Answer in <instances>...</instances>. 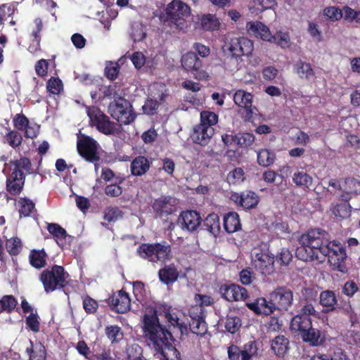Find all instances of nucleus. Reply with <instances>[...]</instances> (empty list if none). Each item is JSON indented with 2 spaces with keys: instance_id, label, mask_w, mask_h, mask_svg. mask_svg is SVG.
Instances as JSON below:
<instances>
[{
  "instance_id": "3c124183",
  "label": "nucleus",
  "mask_w": 360,
  "mask_h": 360,
  "mask_svg": "<svg viewBox=\"0 0 360 360\" xmlns=\"http://www.w3.org/2000/svg\"><path fill=\"white\" fill-rule=\"evenodd\" d=\"M241 326V321L236 316H227L225 321V328L230 333H236Z\"/></svg>"
},
{
  "instance_id": "c85d7f7f",
  "label": "nucleus",
  "mask_w": 360,
  "mask_h": 360,
  "mask_svg": "<svg viewBox=\"0 0 360 360\" xmlns=\"http://www.w3.org/2000/svg\"><path fill=\"white\" fill-rule=\"evenodd\" d=\"M234 103L239 107L246 109L249 112H252V95L242 89L237 90L233 96Z\"/></svg>"
},
{
  "instance_id": "7ed1b4c3",
  "label": "nucleus",
  "mask_w": 360,
  "mask_h": 360,
  "mask_svg": "<svg viewBox=\"0 0 360 360\" xmlns=\"http://www.w3.org/2000/svg\"><path fill=\"white\" fill-rule=\"evenodd\" d=\"M30 167V161L26 158L5 165L3 172L8 176L6 188L11 194L20 193L25 182L24 172H29Z\"/></svg>"
},
{
  "instance_id": "9d476101",
  "label": "nucleus",
  "mask_w": 360,
  "mask_h": 360,
  "mask_svg": "<svg viewBox=\"0 0 360 360\" xmlns=\"http://www.w3.org/2000/svg\"><path fill=\"white\" fill-rule=\"evenodd\" d=\"M182 68L191 72L195 79L198 80H207L209 74L201 69L202 61L194 52H188L182 56L181 59Z\"/></svg>"
},
{
  "instance_id": "6ab92c4d",
  "label": "nucleus",
  "mask_w": 360,
  "mask_h": 360,
  "mask_svg": "<svg viewBox=\"0 0 360 360\" xmlns=\"http://www.w3.org/2000/svg\"><path fill=\"white\" fill-rule=\"evenodd\" d=\"M247 307L258 315L268 316L273 314L276 309L273 302L264 297H258L253 302H247Z\"/></svg>"
},
{
  "instance_id": "dca6fc26",
  "label": "nucleus",
  "mask_w": 360,
  "mask_h": 360,
  "mask_svg": "<svg viewBox=\"0 0 360 360\" xmlns=\"http://www.w3.org/2000/svg\"><path fill=\"white\" fill-rule=\"evenodd\" d=\"M219 293L222 298L229 302L243 301L248 297L246 289L234 283L222 285Z\"/></svg>"
},
{
  "instance_id": "49530a36",
  "label": "nucleus",
  "mask_w": 360,
  "mask_h": 360,
  "mask_svg": "<svg viewBox=\"0 0 360 360\" xmlns=\"http://www.w3.org/2000/svg\"><path fill=\"white\" fill-rule=\"evenodd\" d=\"M17 300L12 295H4L0 300V313L3 311L11 312L16 307Z\"/></svg>"
},
{
  "instance_id": "412c9836",
  "label": "nucleus",
  "mask_w": 360,
  "mask_h": 360,
  "mask_svg": "<svg viewBox=\"0 0 360 360\" xmlns=\"http://www.w3.org/2000/svg\"><path fill=\"white\" fill-rule=\"evenodd\" d=\"M214 133L213 127L198 124L194 127L191 138L194 143L205 146L209 143Z\"/></svg>"
},
{
  "instance_id": "f3484780",
  "label": "nucleus",
  "mask_w": 360,
  "mask_h": 360,
  "mask_svg": "<svg viewBox=\"0 0 360 360\" xmlns=\"http://www.w3.org/2000/svg\"><path fill=\"white\" fill-rule=\"evenodd\" d=\"M177 222L182 229L194 231L200 225L202 219L198 212L186 210L180 214Z\"/></svg>"
},
{
  "instance_id": "5701e85b",
  "label": "nucleus",
  "mask_w": 360,
  "mask_h": 360,
  "mask_svg": "<svg viewBox=\"0 0 360 360\" xmlns=\"http://www.w3.org/2000/svg\"><path fill=\"white\" fill-rule=\"evenodd\" d=\"M110 304L118 313H125L130 309L131 300L129 295L120 290L110 298Z\"/></svg>"
},
{
  "instance_id": "f8f14e48",
  "label": "nucleus",
  "mask_w": 360,
  "mask_h": 360,
  "mask_svg": "<svg viewBox=\"0 0 360 360\" xmlns=\"http://www.w3.org/2000/svg\"><path fill=\"white\" fill-rule=\"evenodd\" d=\"M98 143L92 138L82 136L77 141V150L82 157L90 162L99 159Z\"/></svg>"
},
{
  "instance_id": "2f4dec72",
  "label": "nucleus",
  "mask_w": 360,
  "mask_h": 360,
  "mask_svg": "<svg viewBox=\"0 0 360 360\" xmlns=\"http://www.w3.org/2000/svg\"><path fill=\"white\" fill-rule=\"evenodd\" d=\"M30 347H27L26 352L30 360H45L46 356L44 346L39 342L34 343L30 341Z\"/></svg>"
},
{
  "instance_id": "79ce46f5",
  "label": "nucleus",
  "mask_w": 360,
  "mask_h": 360,
  "mask_svg": "<svg viewBox=\"0 0 360 360\" xmlns=\"http://www.w3.org/2000/svg\"><path fill=\"white\" fill-rule=\"evenodd\" d=\"M46 256L44 250H33L30 255V264L35 268H41L46 264Z\"/></svg>"
},
{
  "instance_id": "f257e3e1",
  "label": "nucleus",
  "mask_w": 360,
  "mask_h": 360,
  "mask_svg": "<svg viewBox=\"0 0 360 360\" xmlns=\"http://www.w3.org/2000/svg\"><path fill=\"white\" fill-rule=\"evenodd\" d=\"M143 332L148 346L160 360H181L179 351L170 343L171 333L160 324L155 312L143 316Z\"/></svg>"
},
{
  "instance_id": "f704fd0d",
  "label": "nucleus",
  "mask_w": 360,
  "mask_h": 360,
  "mask_svg": "<svg viewBox=\"0 0 360 360\" xmlns=\"http://www.w3.org/2000/svg\"><path fill=\"white\" fill-rule=\"evenodd\" d=\"M181 313L174 309L169 308L165 312V316L167 321L173 326L178 327L181 333L186 329V324L181 320Z\"/></svg>"
},
{
  "instance_id": "c9c22d12",
  "label": "nucleus",
  "mask_w": 360,
  "mask_h": 360,
  "mask_svg": "<svg viewBox=\"0 0 360 360\" xmlns=\"http://www.w3.org/2000/svg\"><path fill=\"white\" fill-rule=\"evenodd\" d=\"M203 225L205 229L215 237L220 232L219 218L217 214L212 213L207 215L204 220Z\"/></svg>"
},
{
  "instance_id": "680f3d73",
  "label": "nucleus",
  "mask_w": 360,
  "mask_h": 360,
  "mask_svg": "<svg viewBox=\"0 0 360 360\" xmlns=\"http://www.w3.org/2000/svg\"><path fill=\"white\" fill-rule=\"evenodd\" d=\"M323 15L330 20H340L342 16V11L335 6H328L323 10Z\"/></svg>"
},
{
  "instance_id": "bf43d9fd",
  "label": "nucleus",
  "mask_w": 360,
  "mask_h": 360,
  "mask_svg": "<svg viewBox=\"0 0 360 360\" xmlns=\"http://www.w3.org/2000/svg\"><path fill=\"white\" fill-rule=\"evenodd\" d=\"M122 212L117 207H109L105 209L104 218L109 222H112L122 218Z\"/></svg>"
},
{
  "instance_id": "f03ea898",
  "label": "nucleus",
  "mask_w": 360,
  "mask_h": 360,
  "mask_svg": "<svg viewBox=\"0 0 360 360\" xmlns=\"http://www.w3.org/2000/svg\"><path fill=\"white\" fill-rule=\"evenodd\" d=\"M300 247L296 251L297 257L302 261L324 262L329 255L330 240L328 233L321 229H311L299 238Z\"/></svg>"
},
{
  "instance_id": "c03bdc74",
  "label": "nucleus",
  "mask_w": 360,
  "mask_h": 360,
  "mask_svg": "<svg viewBox=\"0 0 360 360\" xmlns=\"http://www.w3.org/2000/svg\"><path fill=\"white\" fill-rule=\"evenodd\" d=\"M245 176L242 168H235L230 171L227 175V181L229 184L239 185L244 181Z\"/></svg>"
},
{
  "instance_id": "20e7f679",
  "label": "nucleus",
  "mask_w": 360,
  "mask_h": 360,
  "mask_svg": "<svg viewBox=\"0 0 360 360\" xmlns=\"http://www.w3.org/2000/svg\"><path fill=\"white\" fill-rule=\"evenodd\" d=\"M224 48L231 53L229 59L233 63V66L226 67L231 71L238 69V61L243 56H250L254 50V44L252 40L244 37H233L226 44Z\"/></svg>"
},
{
  "instance_id": "603ef678",
  "label": "nucleus",
  "mask_w": 360,
  "mask_h": 360,
  "mask_svg": "<svg viewBox=\"0 0 360 360\" xmlns=\"http://www.w3.org/2000/svg\"><path fill=\"white\" fill-rule=\"evenodd\" d=\"M350 206L347 203L338 204L332 208L333 214L340 219H346L350 216Z\"/></svg>"
},
{
  "instance_id": "4d7b16f0",
  "label": "nucleus",
  "mask_w": 360,
  "mask_h": 360,
  "mask_svg": "<svg viewBox=\"0 0 360 360\" xmlns=\"http://www.w3.org/2000/svg\"><path fill=\"white\" fill-rule=\"evenodd\" d=\"M127 354L129 360H141L142 349L138 344H131L127 348Z\"/></svg>"
},
{
  "instance_id": "6e6552de",
  "label": "nucleus",
  "mask_w": 360,
  "mask_h": 360,
  "mask_svg": "<svg viewBox=\"0 0 360 360\" xmlns=\"http://www.w3.org/2000/svg\"><path fill=\"white\" fill-rule=\"evenodd\" d=\"M87 115L93 126L101 133L105 135H112L119 131V126L103 113L96 107L87 108Z\"/></svg>"
},
{
  "instance_id": "2eb2a0df",
  "label": "nucleus",
  "mask_w": 360,
  "mask_h": 360,
  "mask_svg": "<svg viewBox=\"0 0 360 360\" xmlns=\"http://www.w3.org/2000/svg\"><path fill=\"white\" fill-rule=\"evenodd\" d=\"M275 309L286 311L292 304L293 296L291 290L285 288H278L269 294Z\"/></svg>"
},
{
  "instance_id": "bb28decb",
  "label": "nucleus",
  "mask_w": 360,
  "mask_h": 360,
  "mask_svg": "<svg viewBox=\"0 0 360 360\" xmlns=\"http://www.w3.org/2000/svg\"><path fill=\"white\" fill-rule=\"evenodd\" d=\"M319 303L323 307V311L328 313L335 309L337 298L335 292L331 290H324L320 293Z\"/></svg>"
},
{
  "instance_id": "338daca9",
  "label": "nucleus",
  "mask_w": 360,
  "mask_h": 360,
  "mask_svg": "<svg viewBox=\"0 0 360 360\" xmlns=\"http://www.w3.org/2000/svg\"><path fill=\"white\" fill-rule=\"evenodd\" d=\"M22 136L17 131H11L6 136L7 143L13 148L18 146L22 142Z\"/></svg>"
},
{
  "instance_id": "de8ad7c7",
  "label": "nucleus",
  "mask_w": 360,
  "mask_h": 360,
  "mask_svg": "<svg viewBox=\"0 0 360 360\" xmlns=\"http://www.w3.org/2000/svg\"><path fill=\"white\" fill-rule=\"evenodd\" d=\"M297 72L301 78L309 79L314 72L309 63L300 61L296 64Z\"/></svg>"
},
{
  "instance_id": "052dcab7",
  "label": "nucleus",
  "mask_w": 360,
  "mask_h": 360,
  "mask_svg": "<svg viewBox=\"0 0 360 360\" xmlns=\"http://www.w3.org/2000/svg\"><path fill=\"white\" fill-rule=\"evenodd\" d=\"M189 325L191 331L198 335H204L207 331L206 323L204 319L201 320H191Z\"/></svg>"
},
{
  "instance_id": "473e14b6",
  "label": "nucleus",
  "mask_w": 360,
  "mask_h": 360,
  "mask_svg": "<svg viewBox=\"0 0 360 360\" xmlns=\"http://www.w3.org/2000/svg\"><path fill=\"white\" fill-rule=\"evenodd\" d=\"M277 6L276 0H252L249 8L251 13L258 14L266 9H273Z\"/></svg>"
},
{
  "instance_id": "864d4df0",
  "label": "nucleus",
  "mask_w": 360,
  "mask_h": 360,
  "mask_svg": "<svg viewBox=\"0 0 360 360\" xmlns=\"http://www.w3.org/2000/svg\"><path fill=\"white\" fill-rule=\"evenodd\" d=\"M22 243L20 238L13 237L6 241V248L7 251L13 255H18L22 250Z\"/></svg>"
},
{
  "instance_id": "e433bc0d",
  "label": "nucleus",
  "mask_w": 360,
  "mask_h": 360,
  "mask_svg": "<svg viewBox=\"0 0 360 360\" xmlns=\"http://www.w3.org/2000/svg\"><path fill=\"white\" fill-rule=\"evenodd\" d=\"M289 341L283 335L276 337L271 342V349L277 356H283L288 349Z\"/></svg>"
},
{
  "instance_id": "b1692460",
  "label": "nucleus",
  "mask_w": 360,
  "mask_h": 360,
  "mask_svg": "<svg viewBox=\"0 0 360 360\" xmlns=\"http://www.w3.org/2000/svg\"><path fill=\"white\" fill-rule=\"evenodd\" d=\"M341 191L343 193L340 198L348 201L354 195L360 193V181L354 178H347L342 184Z\"/></svg>"
},
{
  "instance_id": "4be33fe9",
  "label": "nucleus",
  "mask_w": 360,
  "mask_h": 360,
  "mask_svg": "<svg viewBox=\"0 0 360 360\" xmlns=\"http://www.w3.org/2000/svg\"><path fill=\"white\" fill-rule=\"evenodd\" d=\"M176 200L172 197H161L156 199L153 208L155 212L159 213L161 216L169 215L175 211Z\"/></svg>"
},
{
  "instance_id": "0e129e2a",
  "label": "nucleus",
  "mask_w": 360,
  "mask_h": 360,
  "mask_svg": "<svg viewBox=\"0 0 360 360\" xmlns=\"http://www.w3.org/2000/svg\"><path fill=\"white\" fill-rule=\"evenodd\" d=\"M131 34L135 41L142 40L146 37V32L143 25L139 23L133 25Z\"/></svg>"
},
{
  "instance_id": "58836bf2",
  "label": "nucleus",
  "mask_w": 360,
  "mask_h": 360,
  "mask_svg": "<svg viewBox=\"0 0 360 360\" xmlns=\"http://www.w3.org/2000/svg\"><path fill=\"white\" fill-rule=\"evenodd\" d=\"M47 229L50 234L56 239L59 245H63V240L67 236L65 230L58 224H48Z\"/></svg>"
},
{
  "instance_id": "7c9ffc66",
  "label": "nucleus",
  "mask_w": 360,
  "mask_h": 360,
  "mask_svg": "<svg viewBox=\"0 0 360 360\" xmlns=\"http://www.w3.org/2000/svg\"><path fill=\"white\" fill-rule=\"evenodd\" d=\"M311 321L309 317L302 316L300 315L295 316L290 323V328L295 332H300L301 335L307 329L311 328Z\"/></svg>"
},
{
  "instance_id": "ddd939ff",
  "label": "nucleus",
  "mask_w": 360,
  "mask_h": 360,
  "mask_svg": "<svg viewBox=\"0 0 360 360\" xmlns=\"http://www.w3.org/2000/svg\"><path fill=\"white\" fill-rule=\"evenodd\" d=\"M254 265L262 274H270L274 269V257L268 250H255L252 254Z\"/></svg>"
},
{
  "instance_id": "6e6d98bb",
  "label": "nucleus",
  "mask_w": 360,
  "mask_h": 360,
  "mask_svg": "<svg viewBox=\"0 0 360 360\" xmlns=\"http://www.w3.org/2000/svg\"><path fill=\"white\" fill-rule=\"evenodd\" d=\"M237 146L240 147H248L255 141V136L250 133H239L236 134Z\"/></svg>"
},
{
  "instance_id": "69168bd1",
  "label": "nucleus",
  "mask_w": 360,
  "mask_h": 360,
  "mask_svg": "<svg viewBox=\"0 0 360 360\" xmlns=\"http://www.w3.org/2000/svg\"><path fill=\"white\" fill-rule=\"evenodd\" d=\"M26 324L33 332H38L39 330V321L37 313H31L26 318Z\"/></svg>"
},
{
  "instance_id": "4468645a",
  "label": "nucleus",
  "mask_w": 360,
  "mask_h": 360,
  "mask_svg": "<svg viewBox=\"0 0 360 360\" xmlns=\"http://www.w3.org/2000/svg\"><path fill=\"white\" fill-rule=\"evenodd\" d=\"M329 255L328 260L334 269L338 271L345 273L347 271V267L345 262L347 258L345 250L342 248L340 243L336 241H330L329 244Z\"/></svg>"
},
{
  "instance_id": "0eeeda50",
  "label": "nucleus",
  "mask_w": 360,
  "mask_h": 360,
  "mask_svg": "<svg viewBox=\"0 0 360 360\" xmlns=\"http://www.w3.org/2000/svg\"><path fill=\"white\" fill-rule=\"evenodd\" d=\"M166 22L168 25H174L176 28L181 29L185 18L191 13L189 6L180 0H173L167 5L165 8Z\"/></svg>"
},
{
  "instance_id": "39448f33",
  "label": "nucleus",
  "mask_w": 360,
  "mask_h": 360,
  "mask_svg": "<svg viewBox=\"0 0 360 360\" xmlns=\"http://www.w3.org/2000/svg\"><path fill=\"white\" fill-rule=\"evenodd\" d=\"M137 252L140 257L150 262H165L170 259L171 247L166 243L143 244L139 246Z\"/></svg>"
},
{
  "instance_id": "4c0bfd02",
  "label": "nucleus",
  "mask_w": 360,
  "mask_h": 360,
  "mask_svg": "<svg viewBox=\"0 0 360 360\" xmlns=\"http://www.w3.org/2000/svg\"><path fill=\"white\" fill-rule=\"evenodd\" d=\"M258 350V344L255 341L249 342L240 350V359L251 360L257 356Z\"/></svg>"
},
{
  "instance_id": "c756f323",
  "label": "nucleus",
  "mask_w": 360,
  "mask_h": 360,
  "mask_svg": "<svg viewBox=\"0 0 360 360\" xmlns=\"http://www.w3.org/2000/svg\"><path fill=\"white\" fill-rule=\"evenodd\" d=\"M224 228L227 233H232L241 229L239 215L235 212H230L224 217Z\"/></svg>"
},
{
  "instance_id": "1a4fd4ad",
  "label": "nucleus",
  "mask_w": 360,
  "mask_h": 360,
  "mask_svg": "<svg viewBox=\"0 0 360 360\" xmlns=\"http://www.w3.org/2000/svg\"><path fill=\"white\" fill-rule=\"evenodd\" d=\"M108 112L122 124H129L135 119L131 104L122 97H119L117 100H114L110 103Z\"/></svg>"
},
{
  "instance_id": "37998d69",
  "label": "nucleus",
  "mask_w": 360,
  "mask_h": 360,
  "mask_svg": "<svg viewBox=\"0 0 360 360\" xmlns=\"http://www.w3.org/2000/svg\"><path fill=\"white\" fill-rule=\"evenodd\" d=\"M218 122V115L211 111L205 110L200 113V123L203 127H213Z\"/></svg>"
},
{
  "instance_id": "13d9d810",
  "label": "nucleus",
  "mask_w": 360,
  "mask_h": 360,
  "mask_svg": "<svg viewBox=\"0 0 360 360\" xmlns=\"http://www.w3.org/2000/svg\"><path fill=\"white\" fill-rule=\"evenodd\" d=\"M46 88L49 93L59 94L63 89V84L60 79L51 77L47 82Z\"/></svg>"
},
{
  "instance_id": "a18cd8bd",
  "label": "nucleus",
  "mask_w": 360,
  "mask_h": 360,
  "mask_svg": "<svg viewBox=\"0 0 360 360\" xmlns=\"http://www.w3.org/2000/svg\"><path fill=\"white\" fill-rule=\"evenodd\" d=\"M273 40L270 43H275L282 49L288 48L290 46V38L289 33L287 32H277L275 35H273Z\"/></svg>"
},
{
  "instance_id": "a19ab883",
  "label": "nucleus",
  "mask_w": 360,
  "mask_h": 360,
  "mask_svg": "<svg viewBox=\"0 0 360 360\" xmlns=\"http://www.w3.org/2000/svg\"><path fill=\"white\" fill-rule=\"evenodd\" d=\"M292 181L298 186L304 188H309L311 186L313 179L311 176L303 171H297L292 176Z\"/></svg>"
},
{
  "instance_id": "e2e57ef3",
  "label": "nucleus",
  "mask_w": 360,
  "mask_h": 360,
  "mask_svg": "<svg viewBox=\"0 0 360 360\" xmlns=\"http://www.w3.org/2000/svg\"><path fill=\"white\" fill-rule=\"evenodd\" d=\"M307 32L315 41L320 42L322 41V32L319 30V25L316 23L314 22H309Z\"/></svg>"
},
{
  "instance_id": "8fccbe9b",
  "label": "nucleus",
  "mask_w": 360,
  "mask_h": 360,
  "mask_svg": "<svg viewBox=\"0 0 360 360\" xmlns=\"http://www.w3.org/2000/svg\"><path fill=\"white\" fill-rule=\"evenodd\" d=\"M20 215L27 217L34 209V204L28 198H20L18 202Z\"/></svg>"
},
{
  "instance_id": "72a5a7b5",
  "label": "nucleus",
  "mask_w": 360,
  "mask_h": 360,
  "mask_svg": "<svg viewBox=\"0 0 360 360\" xmlns=\"http://www.w3.org/2000/svg\"><path fill=\"white\" fill-rule=\"evenodd\" d=\"M200 20L202 28L205 31H214L220 27L219 20L214 14H203Z\"/></svg>"
},
{
  "instance_id": "cd10ccee",
  "label": "nucleus",
  "mask_w": 360,
  "mask_h": 360,
  "mask_svg": "<svg viewBox=\"0 0 360 360\" xmlns=\"http://www.w3.org/2000/svg\"><path fill=\"white\" fill-rule=\"evenodd\" d=\"M301 336L304 342H309L312 346L320 345L325 340V333L313 328L311 325V328L304 332Z\"/></svg>"
},
{
  "instance_id": "393cba45",
  "label": "nucleus",
  "mask_w": 360,
  "mask_h": 360,
  "mask_svg": "<svg viewBox=\"0 0 360 360\" xmlns=\"http://www.w3.org/2000/svg\"><path fill=\"white\" fill-rule=\"evenodd\" d=\"M179 271L175 264L165 265L158 271V276L162 283L166 285L174 283L179 278Z\"/></svg>"
},
{
  "instance_id": "a878e982",
  "label": "nucleus",
  "mask_w": 360,
  "mask_h": 360,
  "mask_svg": "<svg viewBox=\"0 0 360 360\" xmlns=\"http://www.w3.org/2000/svg\"><path fill=\"white\" fill-rule=\"evenodd\" d=\"M150 162L144 156H138L131 162L130 169L132 175L141 176L145 174L150 167Z\"/></svg>"
},
{
  "instance_id": "9b49d317",
  "label": "nucleus",
  "mask_w": 360,
  "mask_h": 360,
  "mask_svg": "<svg viewBox=\"0 0 360 360\" xmlns=\"http://www.w3.org/2000/svg\"><path fill=\"white\" fill-rule=\"evenodd\" d=\"M150 96L143 106L144 113L152 115L158 108L159 103L164 101L168 95L165 85L162 84H153L150 87Z\"/></svg>"
},
{
  "instance_id": "a211bd4d",
  "label": "nucleus",
  "mask_w": 360,
  "mask_h": 360,
  "mask_svg": "<svg viewBox=\"0 0 360 360\" xmlns=\"http://www.w3.org/2000/svg\"><path fill=\"white\" fill-rule=\"evenodd\" d=\"M230 199L245 210L255 207L259 202L258 195L253 191H245L240 193H233Z\"/></svg>"
},
{
  "instance_id": "09e8293b",
  "label": "nucleus",
  "mask_w": 360,
  "mask_h": 360,
  "mask_svg": "<svg viewBox=\"0 0 360 360\" xmlns=\"http://www.w3.org/2000/svg\"><path fill=\"white\" fill-rule=\"evenodd\" d=\"M105 333L108 338L112 342H117L123 338V333L121 328L117 326H107L105 328Z\"/></svg>"
},
{
  "instance_id": "423d86ee",
  "label": "nucleus",
  "mask_w": 360,
  "mask_h": 360,
  "mask_svg": "<svg viewBox=\"0 0 360 360\" xmlns=\"http://www.w3.org/2000/svg\"><path fill=\"white\" fill-rule=\"evenodd\" d=\"M68 276L62 266L56 265L51 269L44 270L41 274L40 280L44 290L49 292L63 288L67 283Z\"/></svg>"
},
{
  "instance_id": "ea45409f",
  "label": "nucleus",
  "mask_w": 360,
  "mask_h": 360,
  "mask_svg": "<svg viewBox=\"0 0 360 360\" xmlns=\"http://www.w3.org/2000/svg\"><path fill=\"white\" fill-rule=\"evenodd\" d=\"M276 159L275 153L269 149H262L257 153L258 164L262 167L271 165Z\"/></svg>"
},
{
  "instance_id": "774afa93",
  "label": "nucleus",
  "mask_w": 360,
  "mask_h": 360,
  "mask_svg": "<svg viewBox=\"0 0 360 360\" xmlns=\"http://www.w3.org/2000/svg\"><path fill=\"white\" fill-rule=\"evenodd\" d=\"M271 229L274 230L277 235L289 233L288 224L281 219H277L272 224Z\"/></svg>"
},
{
  "instance_id": "5fc2aeb1",
  "label": "nucleus",
  "mask_w": 360,
  "mask_h": 360,
  "mask_svg": "<svg viewBox=\"0 0 360 360\" xmlns=\"http://www.w3.org/2000/svg\"><path fill=\"white\" fill-rule=\"evenodd\" d=\"M133 292L138 301L141 302H145L147 297V291L142 282L135 281L133 283Z\"/></svg>"
},
{
  "instance_id": "aec40b11",
  "label": "nucleus",
  "mask_w": 360,
  "mask_h": 360,
  "mask_svg": "<svg viewBox=\"0 0 360 360\" xmlns=\"http://www.w3.org/2000/svg\"><path fill=\"white\" fill-rule=\"evenodd\" d=\"M246 28L250 34L263 41L269 42L274 39L269 28L259 21L248 22Z\"/></svg>"
}]
</instances>
